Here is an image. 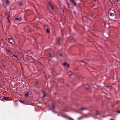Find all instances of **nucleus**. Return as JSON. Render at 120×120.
I'll list each match as a JSON object with an SVG mask.
<instances>
[{
	"label": "nucleus",
	"mask_w": 120,
	"mask_h": 120,
	"mask_svg": "<svg viewBox=\"0 0 120 120\" xmlns=\"http://www.w3.org/2000/svg\"><path fill=\"white\" fill-rule=\"evenodd\" d=\"M9 98H3V99L4 100H8Z\"/></svg>",
	"instance_id": "aec40b11"
},
{
	"label": "nucleus",
	"mask_w": 120,
	"mask_h": 120,
	"mask_svg": "<svg viewBox=\"0 0 120 120\" xmlns=\"http://www.w3.org/2000/svg\"><path fill=\"white\" fill-rule=\"evenodd\" d=\"M44 29L46 30V32L47 33H49V27L46 26H45L44 27Z\"/></svg>",
	"instance_id": "20e7f679"
},
{
	"label": "nucleus",
	"mask_w": 120,
	"mask_h": 120,
	"mask_svg": "<svg viewBox=\"0 0 120 120\" xmlns=\"http://www.w3.org/2000/svg\"><path fill=\"white\" fill-rule=\"evenodd\" d=\"M29 94V92H27L25 94V96L26 97H28V96Z\"/></svg>",
	"instance_id": "dca6fc26"
},
{
	"label": "nucleus",
	"mask_w": 120,
	"mask_h": 120,
	"mask_svg": "<svg viewBox=\"0 0 120 120\" xmlns=\"http://www.w3.org/2000/svg\"><path fill=\"white\" fill-rule=\"evenodd\" d=\"M60 55L61 57L62 56V54H60Z\"/></svg>",
	"instance_id": "bb28decb"
},
{
	"label": "nucleus",
	"mask_w": 120,
	"mask_h": 120,
	"mask_svg": "<svg viewBox=\"0 0 120 120\" xmlns=\"http://www.w3.org/2000/svg\"><path fill=\"white\" fill-rule=\"evenodd\" d=\"M49 5L51 7L52 9V10H53L54 9V7L53 6V5H52L50 4H49Z\"/></svg>",
	"instance_id": "f3484780"
},
{
	"label": "nucleus",
	"mask_w": 120,
	"mask_h": 120,
	"mask_svg": "<svg viewBox=\"0 0 120 120\" xmlns=\"http://www.w3.org/2000/svg\"><path fill=\"white\" fill-rule=\"evenodd\" d=\"M86 89H87L89 90L90 89V88L89 87L87 88Z\"/></svg>",
	"instance_id": "c85d7f7f"
},
{
	"label": "nucleus",
	"mask_w": 120,
	"mask_h": 120,
	"mask_svg": "<svg viewBox=\"0 0 120 120\" xmlns=\"http://www.w3.org/2000/svg\"><path fill=\"white\" fill-rule=\"evenodd\" d=\"M84 116H82L81 117H79L77 120H81L84 117Z\"/></svg>",
	"instance_id": "2eb2a0df"
},
{
	"label": "nucleus",
	"mask_w": 120,
	"mask_h": 120,
	"mask_svg": "<svg viewBox=\"0 0 120 120\" xmlns=\"http://www.w3.org/2000/svg\"><path fill=\"white\" fill-rule=\"evenodd\" d=\"M81 61L82 62H84V61L83 60H81Z\"/></svg>",
	"instance_id": "473e14b6"
},
{
	"label": "nucleus",
	"mask_w": 120,
	"mask_h": 120,
	"mask_svg": "<svg viewBox=\"0 0 120 120\" xmlns=\"http://www.w3.org/2000/svg\"><path fill=\"white\" fill-rule=\"evenodd\" d=\"M70 1L73 3L75 6H77L76 3L74 0H70Z\"/></svg>",
	"instance_id": "1a4fd4ad"
},
{
	"label": "nucleus",
	"mask_w": 120,
	"mask_h": 120,
	"mask_svg": "<svg viewBox=\"0 0 120 120\" xmlns=\"http://www.w3.org/2000/svg\"><path fill=\"white\" fill-rule=\"evenodd\" d=\"M114 106V105H113L112 106H113H113Z\"/></svg>",
	"instance_id": "e433bc0d"
},
{
	"label": "nucleus",
	"mask_w": 120,
	"mask_h": 120,
	"mask_svg": "<svg viewBox=\"0 0 120 120\" xmlns=\"http://www.w3.org/2000/svg\"><path fill=\"white\" fill-rule=\"evenodd\" d=\"M6 50L8 52H10V51L9 49H6Z\"/></svg>",
	"instance_id": "b1692460"
},
{
	"label": "nucleus",
	"mask_w": 120,
	"mask_h": 120,
	"mask_svg": "<svg viewBox=\"0 0 120 120\" xmlns=\"http://www.w3.org/2000/svg\"><path fill=\"white\" fill-rule=\"evenodd\" d=\"M105 87L108 88L110 89H111L112 88V87L111 86H106Z\"/></svg>",
	"instance_id": "ddd939ff"
},
{
	"label": "nucleus",
	"mask_w": 120,
	"mask_h": 120,
	"mask_svg": "<svg viewBox=\"0 0 120 120\" xmlns=\"http://www.w3.org/2000/svg\"><path fill=\"white\" fill-rule=\"evenodd\" d=\"M93 15H91V17H92V16H93Z\"/></svg>",
	"instance_id": "f704fd0d"
},
{
	"label": "nucleus",
	"mask_w": 120,
	"mask_h": 120,
	"mask_svg": "<svg viewBox=\"0 0 120 120\" xmlns=\"http://www.w3.org/2000/svg\"><path fill=\"white\" fill-rule=\"evenodd\" d=\"M73 13H74V14H75V15H76V12H75V11H74Z\"/></svg>",
	"instance_id": "a878e982"
},
{
	"label": "nucleus",
	"mask_w": 120,
	"mask_h": 120,
	"mask_svg": "<svg viewBox=\"0 0 120 120\" xmlns=\"http://www.w3.org/2000/svg\"><path fill=\"white\" fill-rule=\"evenodd\" d=\"M63 64L65 66H66V67L67 68H68L69 66V64H67L65 62Z\"/></svg>",
	"instance_id": "9b49d317"
},
{
	"label": "nucleus",
	"mask_w": 120,
	"mask_h": 120,
	"mask_svg": "<svg viewBox=\"0 0 120 120\" xmlns=\"http://www.w3.org/2000/svg\"><path fill=\"white\" fill-rule=\"evenodd\" d=\"M116 1H118L119 0H116Z\"/></svg>",
	"instance_id": "c9c22d12"
},
{
	"label": "nucleus",
	"mask_w": 120,
	"mask_h": 120,
	"mask_svg": "<svg viewBox=\"0 0 120 120\" xmlns=\"http://www.w3.org/2000/svg\"><path fill=\"white\" fill-rule=\"evenodd\" d=\"M8 41L11 44H12V42H13V40L12 38H10L8 39Z\"/></svg>",
	"instance_id": "0eeeda50"
},
{
	"label": "nucleus",
	"mask_w": 120,
	"mask_h": 120,
	"mask_svg": "<svg viewBox=\"0 0 120 120\" xmlns=\"http://www.w3.org/2000/svg\"><path fill=\"white\" fill-rule=\"evenodd\" d=\"M116 112L118 113H120V111H116Z\"/></svg>",
	"instance_id": "393cba45"
},
{
	"label": "nucleus",
	"mask_w": 120,
	"mask_h": 120,
	"mask_svg": "<svg viewBox=\"0 0 120 120\" xmlns=\"http://www.w3.org/2000/svg\"><path fill=\"white\" fill-rule=\"evenodd\" d=\"M67 5H68V8H70V7H69V3H67Z\"/></svg>",
	"instance_id": "4be33fe9"
},
{
	"label": "nucleus",
	"mask_w": 120,
	"mask_h": 120,
	"mask_svg": "<svg viewBox=\"0 0 120 120\" xmlns=\"http://www.w3.org/2000/svg\"><path fill=\"white\" fill-rule=\"evenodd\" d=\"M13 58H14L15 59V60H18V59L17 56V55L15 54H12V56Z\"/></svg>",
	"instance_id": "39448f33"
},
{
	"label": "nucleus",
	"mask_w": 120,
	"mask_h": 120,
	"mask_svg": "<svg viewBox=\"0 0 120 120\" xmlns=\"http://www.w3.org/2000/svg\"><path fill=\"white\" fill-rule=\"evenodd\" d=\"M109 16H113L114 15V14L111 12H109Z\"/></svg>",
	"instance_id": "f8f14e48"
},
{
	"label": "nucleus",
	"mask_w": 120,
	"mask_h": 120,
	"mask_svg": "<svg viewBox=\"0 0 120 120\" xmlns=\"http://www.w3.org/2000/svg\"><path fill=\"white\" fill-rule=\"evenodd\" d=\"M101 114V112L97 111L95 115H99Z\"/></svg>",
	"instance_id": "9d476101"
},
{
	"label": "nucleus",
	"mask_w": 120,
	"mask_h": 120,
	"mask_svg": "<svg viewBox=\"0 0 120 120\" xmlns=\"http://www.w3.org/2000/svg\"><path fill=\"white\" fill-rule=\"evenodd\" d=\"M19 5L20 6H22L23 5V4L21 2H20L19 3Z\"/></svg>",
	"instance_id": "412c9836"
},
{
	"label": "nucleus",
	"mask_w": 120,
	"mask_h": 120,
	"mask_svg": "<svg viewBox=\"0 0 120 120\" xmlns=\"http://www.w3.org/2000/svg\"><path fill=\"white\" fill-rule=\"evenodd\" d=\"M110 120H113L112 119H110Z\"/></svg>",
	"instance_id": "72a5a7b5"
},
{
	"label": "nucleus",
	"mask_w": 120,
	"mask_h": 120,
	"mask_svg": "<svg viewBox=\"0 0 120 120\" xmlns=\"http://www.w3.org/2000/svg\"><path fill=\"white\" fill-rule=\"evenodd\" d=\"M22 19L21 16H18L13 19L14 20L15 22H19L22 20Z\"/></svg>",
	"instance_id": "f03ea898"
},
{
	"label": "nucleus",
	"mask_w": 120,
	"mask_h": 120,
	"mask_svg": "<svg viewBox=\"0 0 120 120\" xmlns=\"http://www.w3.org/2000/svg\"><path fill=\"white\" fill-rule=\"evenodd\" d=\"M82 19L83 20H85L87 22L90 20V18H87L86 16L83 17Z\"/></svg>",
	"instance_id": "423d86ee"
},
{
	"label": "nucleus",
	"mask_w": 120,
	"mask_h": 120,
	"mask_svg": "<svg viewBox=\"0 0 120 120\" xmlns=\"http://www.w3.org/2000/svg\"><path fill=\"white\" fill-rule=\"evenodd\" d=\"M52 109H54L55 108V107L53 104H52Z\"/></svg>",
	"instance_id": "6ab92c4d"
},
{
	"label": "nucleus",
	"mask_w": 120,
	"mask_h": 120,
	"mask_svg": "<svg viewBox=\"0 0 120 120\" xmlns=\"http://www.w3.org/2000/svg\"><path fill=\"white\" fill-rule=\"evenodd\" d=\"M66 111L65 110H63L60 112L58 113V116H61L64 118H66L67 117V116L64 113Z\"/></svg>",
	"instance_id": "f257e3e1"
},
{
	"label": "nucleus",
	"mask_w": 120,
	"mask_h": 120,
	"mask_svg": "<svg viewBox=\"0 0 120 120\" xmlns=\"http://www.w3.org/2000/svg\"><path fill=\"white\" fill-rule=\"evenodd\" d=\"M22 101V103H24V102L23 101Z\"/></svg>",
	"instance_id": "2f4dec72"
},
{
	"label": "nucleus",
	"mask_w": 120,
	"mask_h": 120,
	"mask_svg": "<svg viewBox=\"0 0 120 120\" xmlns=\"http://www.w3.org/2000/svg\"><path fill=\"white\" fill-rule=\"evenodd\" d=\"M38 82H36V84H38Z\"/></svg>",
	"instance_id": "c756f323"
},
{
	"label": "nucleus",
	"mask_w": 120,
	"mask_h": 120,
	"mask_svg": "<svg viewBox=\"0 0 120 120\" xmlns=\"http://www.w3.org/2000/svg\"><path fill=\"white\" fill-rule=\"evenodd\" d=\"M6 4H3V5L4 7H6L7 6H8L10 4V3L8 0H6L5 1Z\"/></svg>",
	"instance_id": "7ed1b4c3"
},
{
	"label": "nucleus",
	"mask_w": 120,
	"mask_h": 120,
	"mask_svg": "<svg viewBox=\"0 0 120 120\" xmlns=\"http://www.w3.org/2000/svg\"><path fill=\"white\" fill-rule=\"evenodd\" d=\"M58 43L59 44H60V38H58Z\"/></svg>",
	"instance_id": "a211bd4d"
},
{
	"label": "nucleus",
	"mask_w": 120,
	"mask_h": 120,
	"mask_svg": "<svg viewBox=\"0 0 120 120\" xmlns=\"http://www.w3.org/2000/svg\"><path fill=\"white\" fill-rule=\"evenodd\" d=\"M7 19H8V22L9 23L10 22V20L9 19V17H7Z\"/></svg>",
	"instance_id": "5701e85b"
},
{
	"label": "nucleus",
	"mask_w": 120,
	"mask_h": 120,
	"mask_svg": "<svg viewBox=\"0 0 120 120\" xmlns=\"http://www.w3.org/2000/svg\"><path fill=\"white\" fill-rule=\"evenodd\" d=\"M46 96L45 94H44V95L43 96V98H44L45 97H46Z\"/></svg>",
	"instance_id": "cd10ccee"
},
{
	"label": "nucleus",
	"mask_w": 120,
	"mask_h": 120,
	"mask_svg": "<svg viewBox=\"0 0 120 120\" xmlns=\"http://www.w3.org/2000/svg\"><path fill=\"white\" fill-rule=\"evenodd\" d=\"M68 119H69L70 120H72V119L71 118H69Z\"/></svg>",
	"instance_id": "7c9ffc66"
},
{
	"label": "nucleus",
	"mask_w": 120,
	"mask_h": 120,
	"mask_svg": "<svg viewBox=\"0 0 120 120\" xmlns=\"http://www.w3.org/2000/svg\"><path fill=\"white\" fill-rule=\"evenodd\" d=\"M89 109L88 108H80L79 110H88Z\"/></svg>",
	"instance_id": "6e6552de"
},
{
	"label": "nucleus",
	"mask_w": 120,
	"mask_h": 120,
	"mask_svg": "<svg viewBox=\"0 0 120 120\" xmlns=\"http://www.w3.org/2000/svg\"><path fill=\"white\" fill-rule=\"evenodd\" d=\"M68 75L69 76H71L72 75V72L71 71L68 72Z\"/></svg>",
	"instance_id": "4468645a"
}]
</instances>
